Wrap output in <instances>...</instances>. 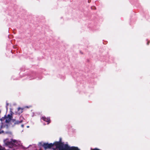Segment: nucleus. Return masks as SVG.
<instances>
[{"label":"nucleus","mask_w":150,"mask_h":150,"mask_svg":"<svg viewBox=\"0 0 150 150\" xmlns=\"http://www.w3.org/2000/svg\"><path fill=\"white\" fill-rule=\"evenodd\" d=\"M53 145L54 144L52 143L50 144L45 143L43 145V146L45 149H47L51 148Z\"/></svg>","instance_id":"obj_4"},{"label":"nucleus","mask_w":150,"mask_h":150,"mask_svg":"<svg viewBox=\"0 0 150 150\" xmlns=\"http://www.w3.org/2000/svg\"><path fill=\"white\" fill-rule=\"evenodd\" d=\"M55 144L56 145V147L58 148L59 150H80L77 147H71L69 148V146L66 145L65 146V148H64L63 146H62L60 143L59 142L55 143Z\"/></svg>","instance_id":"obj_2"},{"label":"nucleus","mask_w":150,"mask_h":150,"mask_svg":"<svg viewBox=\"0 0 150 150\" xmlns=\"http://www.w3.org/2000/svg\"><path fill=\"white\" fill-rule=\"evenodd\" d=\"M147 44L148 45V44H149V43H148H148H147Z\"/></svg>","instance_id":"obj_11"},{"label":"nucleus","mask_w":150,"mask_h":150,"mask_svg":"<svg viewBox=\"0 0 150 150\" xmlns=\"http://www.w3.org/2000/svg\"><path fill=\"white\" fill-rule=\"evenodd\" d=\"M5 145L10 148H12L14 146H17L21 145V142L12 139L10 141L8 139H6L4 140Z\"/></svg>","instance_id":"obj_1"},{"label":"nucleus","mask_w":150,"mask_h":150,"mask_svg":"<svg viewBox=\"0 0 150 150\" xmlns=\"http://www.w3.org/2000/svg\"><path fill=\"white\" fill-rule=\"evenodd\" d=\"M22 127H23V125H22Z\"/></svg>","instance_id":"obj_9"},{"label":"nucleus","mask_w":150,"mask_h":150,"mask_svg":"<svg viewBox=\"0 0 150 150\" xmlns=\"http://www.w3.org/2000/svg\"><path fill=\"white\" fill-rule=\"evenodd\" d=\"M13 122H14V124H18L20 123H21L22 122V121H16L15 120H13Z\"/></svg>","instance_id":"obj_6"},{"label":"nucleus","mask_w":150,"mask_h":150,"mask_svg":"<svg viewBox=\"0 0 150 150\" xmlns=\"http://www.w3.org/2000/svg\"><path fill=\"white\" fill-rule=\"evenodd\" d=\"M26 107L27 108H28V107H27V106Z\"/></svg>","instance_id":"obj_10"},{"label":"nucleus","mask_w":150,"mask_h":150,"mask_svg":"<svg viewBox=\"0 0 150 150\" xmlns=\"http://www.w3.org/2000/svg\"><path fill=\"white\" fill-rule=\"evenodd\" d=\"M93 150H99L97 149H94Z\"/></svg>","instance_id":"obj_8"},{"label":"nucleus","mask_w":150,"mask_h":150,"mask_svg":"<svg viewBox=\"0 0 150 150\" xmlns=\"http://www.w3.org/2000/svg\"><path fill=\"white\" fill-rule=\"evenodd\" d=\"M12 116L11 115H8L7 116H5L4 117L1 119V120L2 121L5 120V122L6 123H9L11 120Z\"/></svg>","instance_id":"obj_3"},{"label":"nucleus","mask_w":150,"mask_h":150,"mask_svg":"<svg viewBox=\"0 0 150 150\" xmlns=\"http://www.w3.org/2000/svg\"><path fill=\"white\" fill-rule=\"evenodd\" d=\"M23 108H18V112L19 114H20L23 112Z\"/></svg>","instance_id":"obj_7"},{"label":"nucleus","mask_w":150,"mask_h":150,"mask_svg":"<svg viewBox=\"0 0 150 150\" xmlns=\"http://www.w3.org/2000/svg\"><path fill=\"white\" fill-rule=\"evenodd\" d=\"M42 119L44 121H45L48 122V124L50 121V119L49 118L47 117L46 118L45 117H42Z\"/></svg>","instance_id":"obj_5"}]
</instances>
